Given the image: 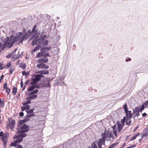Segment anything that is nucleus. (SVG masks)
<instances>
[{
	"label": "nucleus",
	"mask_w": 148,
	"mask_h": 148,
	"mask_svg": "<svg viewBox=\"0 0 148 148\" xmlns=\"http://www.w3.org/2000/svg\"><path fill=\"white\" fill-rule=\"evenodd\" d=\"M40 48V47L39 46H38L35 47V48L31 51V53L32 54H33V53L35 51H36L39 50Z\"/></svg>",
	"instance_id": "nucleus-18"
},
{
	"label": "nucleus",
	"mask_w": 148,
	"mask_h": 148,
	"mask_svg": "<svg viewBox=\"0 0 148 148\" xmlns=\"http://www.w3.org/2000/svg\"><path fill=\"white\" fill-rule=\"evenodd\" d=\"M51 48V47L50 46H49L47 48L44 47L41 50V52L42 53H44L47 50H49Z\"/></svg>",
	"instance_id": "nucleus-17"
},
{
	"label": "nucleus",
	"mask_w": 148,
	"mask_h": 148,
	"mask_svg": "<svg viewBox=\"0 0 148 148\" xmlns=\"http://www.w3.org/2000/svg\"><path fill=\"white\" fill-rule=\"evenodd\" d=\"M136 114L134 115V116H139L140 114H139V112H138L137 113H136Z\"/></svg>",
	"instance_id": "nucleus-49"
},
{
	"label": "nucleus",
	"mask_w": 148,
	"mask_h": 148,
	"mask_svg": "<svg viewBox=\"0 0 148 148\" xmlns=\"http://www.w3.org/2000/svg\"><path fill=\"white\" fill-rule=\"evenodd\" d=\"M131 60V59L130 58H129L128 59L126 58V62H127L128 61H130Z\"/></svg>",
	"instance_id": "nucleus-51"
},
{
	"label": "nucleus",
	"mask_w": 148,
	"mask_h": 148,
	"mask_svg": "<svg viewBox=\"0 0 148 148\" xmlns=\"http://www.w3.org/2000/svg\"><path fill=\"white\" fill-rule=\"evenodd\" d=\"M48 41L47 40H45L43 42V45L44 46H47L48 45Z\"/></svg>",
	"instance_id": "nucleus-33"
},
{
	"label": "nucleus",
	"mask_w": 148,
	"mask_h": 148,
	"mask_svg": "<svg viewBox=\"0 0 148 148\" xmlns=\"http://www.w3.org/2000/svg\"><path fill=\"white\" fill-rule=\"evenodd\" d=\"M7 137L8 136L5 135L1 138L4 145H5L6 144V143L7 141Z\"/></svg>",
	"instance_id": "nucleus-13"
},
{
	"label": "nucleus",
	"mask_w": 148,
	"mask_h": 148,
	"mask_svg": "<svg viewBox=\"0 0 148 148\" xmlns=\"http://www.w3.org/2000/svg\"><path fill=\"white\" fill-rule=\"evenodd\" d=\"M127 119H131L132 117V114L131 111H128L126 112H125Z\"/></svg>",
	"instance_id": "nucleus-12"
},
{
	"label": "nucleus",
	"mask_w": 148,
	"mask_h": 148,
	"mask_svg": "<svg viewBox=\"0 0 148 148\" xmlns=\"http://www.w3.org/2000/svg\"><path fill=\"white\" fill-rule=\"evenodd\" d=\"M25 86L24 87L23 89L22 90L23 91L24 90L25 88Z\"/></svg>",
	"instance_id": "nucleus-62"
},
{
	"label": "nucleus",
	"mask_w": 148,
	"mask_h": 148,
	"mask_svg": "<svg viewBox=\"0 0 148 148\" xmlns=\"http://www.w3.org/2000/svg\"><path fill=\"white\" fill-rule=\"evenodd\" d=\"M38 92V90H36L31 92L28 94V95L31 96L27 97L30 99L31 101L32 99L36 98L37 97V95L36 94Z\"/></svg>",
	"instance_id": "nucleus-7"
},
{
	"label": "nucleus",
	"mask_w": 148,
	"mask_h": 148,
	"mask_svg": "<svg viewBox=\"0 0 148 148\" xmlns=\"http://www.w3.org/2000/svg\"><path fill=\"white\" fill-rule=\"evenodd\" d=\"M118 144V143H114L110 145L108 148H113L116 146Z\"/></svg>",
	"instance_id": "nucleus-26"
},
{
	"label": "nucleus",
	"mask_w": 148,
	"mask_h": 148,
	"mask_svg": "<svg viewBox=\"0 0 148 148\" xmlns=\"http://www.w3.org/2000/svg\"><path fill=\"white\" fill-rule=\"evenodd\" d=\"M37 73H40L42 74H48L49 73V72L48 71L43 70L39 71L37 72Z\"/></svg>",
	"instance_id": "nucleus-15"
},
{
	"label": "nucleus",
	"mask_w": 148,
	"mask_h": 148,
	"mask_svg": "<svg viewBox=\"0 0 148 148\" xmlns=\"http://www.w3.org/2000/svg\"><path fill=\"white\" fill-rule=\"evenodd\" d=\"M4 76L3 75H2L1 77H0V82H1V80L3 78V77H4Z\"/></svg>",
	"instance_id": "nucleus-55"
},
{
	"label": "nucleus",
	"mask_w": 148,
	"mask_h": 148,
	"mask_svg": "<svg viewBox=\"0 0 148 148\" xmlns=\"http://www.w3.org/2000/svg\"><path fill=\"white\" fill-rule=\"evenodd\" d=\"M6 92L8 93V94H9L10 93V89L8 88H7L6 89Z\"/></svg>",
	"instance_id": "nucleus-43"
},
{
	"label": "nucleus",
	"mask_w": 148,
	"mask_h": 148,
	"mask_svg": "<svg viewBox=\"0 0 148 148\" xmlns=\"http://www.w3.org/2000/svg\"><path fill=\"white\" fill-rule=\"evenodd\" d=\"M39 86H30L29 88L28 89L29 91H31L34 90L35 88H39Z\"/></svg>",
	"instance_id": "nucleus-27"
},
{
	"label": "nucleus",
	"mask_w": 148,
	"mask_h": 148,
	"mask_svg": "<svg viewBox=\"0 0 148 148\" xmlns=\"http://www.w3.org/2000/svg\"><path fill=\"white\" fill-rule=\"evenodd\" d=\"M7 84L6 83L5 84H3V88L4 89H6L8 88L7 87Z\"/></svg>",
	"instance_id": "nucleus-45"
},
{
	"label": "nucleus",
	"mask_w": 148,
	"mask_h": 148,
	"mask_svg": "<svg viewBox=\"0 0 148 148\" xmlns=\"http://www.w3.org/2000/svg\"><path fill=\"white\" fill-rule=\"evenodd\" d=\"M15 69V68L14 66H12L9 69V71L10 72V74L12 73L13 71H14Z\"/></svg>",
	"instance_id": "nucleus-22"
},
{
	"label": "nucleus",
	"mask_w": 148,
	"mask_h": 148,
	"mask_svg": "<svg viewBox=\"0 0 148 148\" xmlns=\"http://www.w3.org/2000/svg\"><path fill=\"white\" fill-rule=\"evenodd\" d=\"M26 73H27L26 74V77L27 76V75L29 74V72H27Z\"/></svg>",
	"instance_id": "nucleus-61"
},
{
	"label": "nucleus",
	"mask_w": 148,
	"mask_h": 148,
	"mask_svg": "<svg viewBox=\"0 0 148 148\" xmlns=\"http://www.w3.org/2000/svg\"><path fill=\"white\" fill-rule=\"evenodd\" d=\"M17 88L15 86L13 87L12 93L14 95H15L16 94L17 92Z\"/></svg>",
	"instance_id": "nucleus-23"
},
{
	"label": "nucleus",
	"mask_w": 148,
	"mask_h": 148,
	"mask_svg": "<svg viewBox=\"0 0 148 148\" xmlns=\"http://www.w3.org/2000/svg\"><path fill=\"white\" fill-rule=\"evenodd\" d=\"M53 80L52 79L50 78H47L46 79L45 81L48 82L47 83L45 84V86L47 87H50V85L49 82Z\"/></svg>",
	"instance_id": "nucleus-14"
},
{
	"label": "nucleus",
	"mask_w": 148,
	"mask_h": 148,
	"mask_svg": "<svg viewBox=\"0 0 148 148\" xmlns=\"http://www.w3.org/2000/svg\"><path fill=\"white\" fill-rule=\"evenodd\" d=\"M28 121H29L28 119H24L23 120H20L19 121V123L20 124H22L23 123L25 122Z\"/></svg>",
	"instance_id": "nucleus-24"
},
{
	"label": "nucleus",
	"mask_w": 148,
	"mask_h": 148,
	"mask_svg": "<svg viewBox=\"0 0 148 148\" xmlns=\"http://www.w3.org/2000/svg\"><path fill=\"white\" fill-rule=\"evenodd\" d=\"M135 146H136V145H134L132 146H130L127 147H126V148H133Z\"/></svg>",
	"instance_id": "nucleus-46"
},
{
	"label": "nucleus",
	"mask_w": 148,
	"mask_h": 148,
	"mask_svg": "<svg viewBox=\"0 0 148 148\" xmlns=\"http://www.w3.org/2000/svg\"><path fill=\"white\" fill-rule=\"evenodd\" d=\"M48 59H44L41 58L38 59L37 62L40 63L37 65V67L40 68L44 69H47L49 68V66L47 65H46L44 62H48Z\"/></svg>",
	"instance_id": "nucleus-5"
},
{
	"label": "nucleus",
	"mask_w": 148,
	"mask_h": 148,
	"mask_svg": "<svg viewBox=\"0 0 148 148\" xmlns=\"http://www.w3.org/2000/svg\"><path fill=\"white\" fill-rule=\"evenodd\" d=\"M123 107L125 112H126L128 111V108L127 107V104H125L124 105Z\"/></svg>",
	"instance_id": "nucleus-30"
},
{
	"label": "nucleus",
	"mask_w": 148,
	"mask_h": 148,
	"mask_svg": "<svg viewBox=\"0 0 148 148\" xmlns=\"http://www.w3.org/2000/svg\"><path fill=\"white\" fill-rule=\"evenodd\" d=\"M0 107H3V103L2 101L1 102V103H0Z\"/></svg>",
	"instance_id": "nucleus-47"
},
{
	"label": "nucleus",
	"mask_w": 148,
	"mask_h": 148,
	"mask_svg": "<svg viewBox=\"0 0 148 148\" xmlns=\"http://www.w3.org/2000/svg\"><path fill=\"white\" fill-rule=\"evenodd\" d=\"M88 148H91V147H89Z\"/></svg>",
	"instance_id": "nucleus-64"
},
{
	"label": "nucleus",
	"mask_w": 148,
	"mask_h": 148,
	"mask_svg": "<svg viewBox=\"0 0 148 148\" xmlns=\"http://www.w3.org/2000/svg\"><path fill=\"white\" fill-rule=\"evenodd\" d=\"M130 119H127L126 121V124L127 125H130L131 123Z\"/></svg>",
	"instance_id": "nucleus-36"
},
{
	"label": "nucleus",
	"mask_w": 148,
	"mask_h": 148,
	"mask_svg": "<svg viewBox=\"0 0 148 148\" xmlns=\"http://www.w3.org/2000/svg\"><path fill=\"white\" fill-rule=\"evenodd\" d=\"M91 148H97L96 142H93L91 144Z\"/></svg>",
	"instance_id": "nucleus-29"
},
{
	"label": "nucleus",
	"mask_w": 148,
	"mask_h": 148,
	"mask_svg": "<svg viewBox=\"0 0 148 148\" xmlns=\"http://www.w3.org/2000/svg\"><path fill=\"white\" fill-rule=\"evenodd\" d=\"M42 43V40H40V38L38 39L36 38L33 40L32 42V44L33 46H34V45H38Z\"/></svg>",
	"instance_id": "nucleus-10"
},
{
	"label": "nucleus",
	"mask_w": 148,
	"mask_h": 148,
	"mask_svg": "<svg viewBox=\"0 0 148 148\" xmlns=\"http://www.w3.org/2000/svg\"><path fill=\"white\" fill-rule=\"evenodd\" d=\"M23 83L22 82V81H21V87H23Z\"/></svg>",
	"instance_id": "nucleus-57"
},
{
	"label": "nucleus",
	"mask_w": 148,
	"mask_h": 148,
	"mask_svg": "<svg viewBox=\"0 0 148 148\" xmlns=\"http://www.w3.org/2000/svg\"><path fill=\"white\" fill-rule=\"evenodd\" d=\"M30 34V32L24 33L23 34L21 32H18L15 36H11L10 37H7L2 43H3L4 49L5 47L11 48L16 42H18V44L22 43L24 40L27 39Z\"/></svg>",
	"instance_id": "nucleus-1"
},
{
	"label": "nucleus",
	"mask_w": 148,
	"mask_h": 148,
	"mask_svg": "<svg viewBox=\"0 0 148 148\" xmlns=\"http://www.w3.org/2000/svg\"><path fill=\"white\" fill-rule=\"evenodd\" d=\"M4 67H3V63L2 62L0 63V70L2 69Z\"/></svg>",
	"instance_id": "nucleus-42"
},
{
	"label": "nucleus",
	"mask_w": 148,
	"mask_h": 148,
	"mask_svg": "<svg viewBox=\"0 0 148 148\" xmlns=\"http://www.w3.org/2000/svg\"><path fill=\"white\" fill-rule=\"evenodd\" d=\"M34 116V114L33 113L32 114H28L27 115V118H26L25 119H29V118H30L32 116Z\"/></svg>",
	"instance_id": "nucleus-32"
},
{
	"label": "nucleus",
	"mask_w": 148,
	"mask_h": 148,
	"mask_svg": "<svg viewBox=\"0 0 148 148\" xmlns=\"http://www.w3.org/2000/svg\"><path fill=\"white\" fill-rule=\"evenodd\" d=\"M101 135L102 138L99 139L97 142L98 148H103L104 147L106 138L109 137L110 139L111 138L113 139L115 138L113 136L112 133L109 131V129L107 132L102 133Z\"/></svg>",
	"instance_id": "nucleus-4"
},
{
	"label": "nucleus",
	"mask_w": 148,
	"mask_h": 148,
	"mask_svg": "<svg viewBox=\"0 0 148 148\" xmlns=\"http://www.w3.org/2000/svg\"><path fill=\"white\" fill-rule=\"evenodd\" d=\"M140 106H137L134 108L133 110V113L135 114L136 113H137L138 112H139L140 111Z\"/></svg>",
	"instance_id": "nucleus-16"
},
{
	"label": "nucleus",
	"mask_w": 148,
	"mask_h": 148,
	"mask_svg": "<svg viewBox=\"0 0 148 148\" xmlns=\"http://www.w3.org/2000/svg\"><path fill=\"white\" fill-rule=\"evenodd\" d=\"M11 65L10 62H9L8 63H7V64L6 66H5V67L6 69H8V68H9Z\"/></svg>",
	"instance_id": "nucleus-38"
},
{
	"label": "nucleus",
	"mask_w": 148,
	"mask_h": 148,
	"mask_svg": "<svg viewBox=\"0 0 148 148\" xmlns=\"http://www.w3.org/2000/svg\"><path fill=\"white\" fill-rule=\"evenodd\" d=\"M47 37V36L46 35H43L40 38V40H42V42H43V40Z\"/></svg>",
	"instance_id": "nucleus-34"
},
{
	"label": "nucleus",
	"mask_w": 148,
	"mask_h": 148,
	"mask_svg": "<svg viewBox=\"0 0 148 148\" xmlns=\"http://www.w3.org/2000/svg\"><path fill=\"white\" fill-rule=\"evenodd\" d=\"M12 53L10 52L8 55L6 56V57L8 58H10L12 56Z\"/></svg>",
	"instance_id": "nucleus-40"
},
{
	"label": "nucleus",
	"mask_w": 148,
	"mask_h": 148,
	"mask_svg": "<svg viewBox=\"0 0 148 148\" xmlns=\"http://www.w3.org/2000/svg\"><path fill=\"white\" fill-rule=\"evenodd\" d=\"M5 134L3 135V133L2 132H0V136L3 137V136H4Z\"/></svg>",
	"instance_id": "nucleus-48"
},
{
	"label": "nucleus",
	"mask_w": 148,
	"mask_h": 148,
	"mask_svg": "<svg viewBox=\"0 0 148 148\" xmlns=\"http://www.w3.org/2000/svg\"><path fill=\"white\" fill-rule=\"evenodd\" d=\"M15 148H23V147L21 145H19L17 146Z\"/></svg>",
	"instance_id": "nucleus-50"
},
{
	"label": "nucleus",
	"mask_w": 148,
	"mask_h": 148,
	"mask_svg": "<svg viewBox=\"0 0 148 148\" xmlns=\"http://www.w3.org/2000/svg\"><path fill=\"white\" fill-rule=\"evenodd\" d=\"M141 136H142L141 138L139 139V142H140L142 141V139L143 138V137H143V135H141Z\"/></svg>",
	"instance_id": "nucleus-54"
},
{
	"label": "nucleus",
	"mask_w": 148,
	"mask_h": 148,
	"mask_svg": "<svg viewBox=\"0 0 148 148\" xmlns=\"http://www.w3.org/2000/svg\"><path fill=\"white\" fill-rule=\"evenodd\" d=\"M143 135V137L147 136L148 135V128L144 129L143 130V132L141 134Z\"/></svg>",
	"instance_id": "nucleus-11"
},
{
	"label": "nucleus",
	"mask_w": 148,
	"mask_h": 148,
	"mask_svg": "<svg viewBox=\"0 0 148 148\" xmlns=\"http://www.w3.org/2000/svg\"><path fill=\"white\" fill-rule=\"evenodd\" d=\"M34 110V109H31L30 110H27L26 111L28 114H29L33 113Z\"/></svg>",
	"instance_id": "nucleus-35"
},
{
	"label": "nucleus",
	"mask_w": 148,
	"mask_h": 148,
	"mask_svg": "<svg viewBox=\"0 0 148 148\" xmlns=\"http://www.w3.org/2000/svg\"><path fill=\"white\" fill-rule=\"evenodd\" d=\"M4 49V47L3 46V43L0 42V50L2 51Z\"/></svg>",
	"instance_id": "nucleus-31"
},
{
	"label": "nucleus",
	"mask_w": 148,
	"mask_h": 148,
	"mask_svg": "<svg viewBox=\"0 0 148 148\" xmlns=\"http://www.w3.org/2000/svg\"><path fill=\"white\" fill-rule=\"evenodd\" d=\"M20 57V55L17 54L15 56H14L13 58V59H16Z\"/></svg>",
	"instance_id": "nucleus-41"
},
{
	"label": "nucleus",
	"mask_w": 148,
	"mask_h": 148,
	"mask_svg": "<svg viewBox=\"0 0 148 148\" xmlns=\"http://www.w3.org/2000/svg\"><path fill=\"white\" fill-rule=\"evenodd\" d=\"M9 121L10 123L7 125V127L10 128L12 130L15 125V121L14 120L10 119H9Z\"/></svg>",
	"instance_id": "nucleus-8"
},
{
	"label": "nucleus",
	"mask_w": 148,
	"mask_h": 148,
	"mask_svg": "<svg viewBox=\"0 0 148 148\" xmlns=\"http://www.w3.org/2000/svg\"><path fill=\"white\" fill-rule=\"evenodd\" d=\"M27 101L23 103L22 104L23 105H26L30 104L31 103V100L28 97L26 99Z\"/></svg>",
	"instance_id": "nucleus-20"
},
{
	"label": "nucleus",
	"mask_w": 148,
	"mask_h": 148,
	"mask_svg": "<svg viewBox=\"0 0 148 148\" xmlns=\"http://www.w3.org/2000/svg\"><path fill=\"white\" fill-rule=\"evenodd\" d=\"M144 104H143L141 106V107L140 108V112H142V111L144 109Z\"/></svg>",
	"instance_id": "nucleus-37"
},
{
	"label": "nucleus",
	"mask_w": 148,
	"mask_h": 148,
	"mask_svg": "<svg viewBox=\"0 0 148 148\" xmlns=\"http://www.w3.org/2000/svg\"><path fill=\"white\" fill-rule=\"evenodd\" d=\"M45 56H49L50 55L48 53H46V54H45Z\"/></svg>",
	"instance_id": "nucleus-59"
},
{
	"label": "nucleus",
	"mask_w": 148,
	"mask_h": 148,
	"mask_svg": "<svg viewBox=\"0 0 148 148\" xmlns=\"http://www.w3.org/2000/svg\"><path fill=\"white\" fill-rule=\"evenodd\" d=\"M27 73L25 71H23L22 72V74L23 75H26V74Z\"/></svg>",
	"instance_id": "nucleus-52"
},
{
	"label": "nucleus",
	"mask_w": 148,
	"mask_h": 148,
	"mask_svg": "<svg viewBox=\"0 0 148 148\" xmlns=\"http://www.w3.org/2000/svg\"><path fill=\"white\" fill-rule=\"evenodd\" d=\"M20 116H23L24 113L23 112H21L20 113Z\"/></svg>",
	"instance_id": "nucleus-53"
},
{
	"label": "nucleus",
	"mask_w": 148,
	"mask_h": 148,
	"mask_svg": "<svg viewBox=\"0 0 148 148\" xmlns=\"http://www.w3.org/2000/svg\"><path fill=\"white\" fill-rule=\"evenodd\" d=\"M17 49L16 48L13 51L11 52V53L13 55V54L15 53L16 51L17 50Z\"/></svg>",
	"instance_id": "nucleus-44"
},
{
	"label": "nucleus",
	"mask_w": 148,
	"mask_h": 148,
	"mask_svg": "<svg viewBox=\"0 0 148 148\" xmlns=\"http://www.w3.org/2000/svg\"><path fill=\"white\" fill-rule=\"evenodd\" d=\"M140 134V133H138L136 135L133 136L130 139V140H134V139H135L136 138V137L137 136H139Z\"/></svg>",
	"instance_id": "nucleus-25"
},
{
	"label": "nucleus",
	"mask_w": 148,
	"mask_h": 148,
	"mask_svg": "<svg viewBox=\"0 0 148 148\" xmlns=\"http://www.w3.org/2000/svg\"><path fill=\"white\" fill-rule=\"evenodd\" d=\"M20 68H21L23 69H25L26 68V65L25 63H21L19 65Z\"/></svg>",
	"instance_id": "nucleus-21"
},
{
	"label": "nucleus",
	"mask_w": 148,
	"mask_h": 148,
	"mask_svg": "<svg viewBox=\"0 0 148 148\" xmlns=\"http://www.w3.org/2000/svg\"><path fill=\"white\" fill-rule=\"evenodd\" d=\"M1 102H2L1 99V98H0V103H1Z\"/></svg>",
	"instance_id": "nucleus-63"
},
{
	"label": "nucleus",
	"mask_w": 148,
	"mask_h": 148,
	"mask_svg": "<svg viewBox=\"0 0 148 148\" xmlns=\"http://www.w3.org/2000/svg\"><path fill=\"white\" fill-rule=\"evenodd\" d=\"M29 130V127L27 126L25 124L23 125L17 132L18 133H21L18 134V136H15L14 138V139H17L14 142L11 143V146H15L17 143L21 142L23 140V138L26 136V134L24 132L28 131Z\"/></svg>",
	"instance_id": "nucleus-2"
},
{
	"label": "nucleus",
	"mask_w": 148,
	"mask_h": 148,
	"mask_svg": "<svg viewBox=\"0 0 148 148\" xmlns=\"http://www.w3.org/2000/svg\"><path fill=\"white\" fill-rule=\"evenodd\" d=\"M145 105L146 108H148V100L145 101L144 103Z\"/></svg>",
	"instance_id": "nucleus-39"
},
{
	"label": "nucleus",
	"mask_w": 148,
	"mask_h": 148,
	"mask_svg": "<svg viewBox=\"0 0 148 148\" xmlns=\"http://www.w3.org/2000/svg\"><path fill=\"white\" fill-rule=\"evenodd\" d=\"M125 122V117L122 119L121 121H118L116 122L117 126L115 125L112 127L113 134L115 137L121 134V132Z\"/></svg>",
	"instance_id": "nucleus-3"
},
{
	"label": "nucleus",
	"mask_w": 148,
	"mask_h": 148,
	"mask_svg": "<svg viewBox=\"0 0 148 148\" xmlns=\"http://www.w3.org/2000/svg\"><path fill=\"white\" fill-rule=\"evenodd\" d=\"M137 128H138V127H136L134 129V131H133V132H135V131H136V130L137 129Z\"/></svg>",
	"instance_id": "nucleus-60"
},
{
	"label": "nucleus",
	"mask_w": 148,
	"mask_h": 148,
	"mask_svg": "<svg viewBox=\"0 0 148 148\" xmlns=\"http://www.w3.org/2000/svg\"><path fill=\"white\" fill-rule=\"evenodd\" d=\"M125 145V143L124 144H123V145H122L121 147L120 148H123L124 147Z\"/></svg>",
	"instance_id": "nucleus-58"
},
{
	"label": "nucleus",
	"mask_w": 148,
	"mask_h": 148,
	"mask_svg": "<svg viewBox=\"0 0 148 148\" xmlns=\"http://www.w3.org/2000/svg\"><path fill=\"white\" fill-rule=\"evenodd\" d=\"M36 27V25H35L32 29V32L31 33V37H30V39L32 40L34 38L38 36V34L37 33V32L35 29Z\"/></svg>",
	"instance_id": "nucleus-9"
},
{
	"label": "nucleus",
	"mask_w": 148,
	"mask_h": 148,
	"mask_svg": "<svg viewBox=\"0 0 148 148\" xmlns=\"http://www.w3.org/2000/svg\"><path fill=\"white\" fill-rule=\"evenodd\" d=\"M43 75H34L32 77V82L30 83L31 84H34L37 83L40 80V78L43 77Z\"/></svg>",
	"instance_id": "nucleus-6"
},
{
	"label": "nucleus",
	"mask_w": 148,
	"mask_h": 148,
	"mask_svg": "<svg viewBox=\"0 0 148 148\" xmlns=\"http://www.w3.org/2000/svg\"><path fill=\"white\" fill-rule=\"evenodd\" d=\"M147 115V114L145 113H144L142 114V116L143 117H145Z\"/></svg>",
	"instance_id": "nucleus-56"
},
{
	"label": "nucleus",
	"mask_w": 148,
	"mask_h": 148,
	"mask_svg": "<svg viewBox=\"0 0 148 148\" xmlns=\"http://www.w3.org/2000/svg\"><path fill=\"white\" fill-rule=\"evenodd\" d=\"M30 106L29 105H24V106L22 107L21 108V110L22 111H23L25 110L29 109L30 108Z\"/></svg>",
	"instance_id": "nucleus-19"
},
{
	"label": "nucleus",
	"mask_w": 148,
	"mask_h": 148,
	"mask_svg": "<svg viewBox=\"0 0 148 148\" xmlns=\"http://www.w3.org/2000/svg\"><path fill=\"white\" fill-rule=\"evenodd\" d=\"M42 53H43L41 51V52L38 53L37 55H36V58H38L42 56H43V54Z\"/></svg>",
	"instance_id": "nucleus-28"
}]
</instances>
